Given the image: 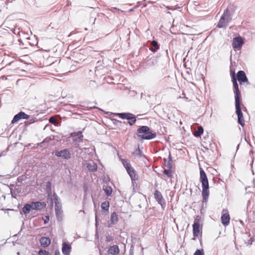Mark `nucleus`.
<instances>
[{
  "label": "nucleus",
  "instance_id": "obj_1",
  "mask_svg": "<svg viewBox=\"0 0 255 255\" xmlns=\"http://www.w3.org/2000/svg\"><path fill=\"white\" fill-rule=\"evenodd\" d=\"M200 180L202 186V195L203 202H206L209 195V182L207 175L202 168H200Z\"/></svg>",
  "mask_w": 255,
  "mask_h": 255
},
{
  "label": "nucleus",
  "instance_id": "obj_2",
  "mask_svg": "<svg viewBox=\"0 0 255 255\" xmlns=\"http://www.w3.org/2000/svg\"><path fill=\"white\" fill-rule=\"evenodd\" d=\"M139 134L137 136L140 139L150 140L154 138L156 136V132H154L147 126H140L137 129Z\"/></svg>",
  "mask_w": 255,
  "mask_h": 255
},
{
  "label": "nucleus",
  "instance_id": "obj_3",
  "mask_svg": "<svg viewBox=\"0 0 255 255\" xmlns=\"http://www.w3.org/2000/svg\"><path fill=\"white\" fill-rule=\"evenodd\" d=\"M231 20L232 17L231 12L227 8L224 10L223 14L221 16L220 19L218 23L217 27L219 28H226Z\"/></svg>",
  "mask_w": 255,
  "mask_h": 255
},
{
  "label": "nucleus",
  "instance_id": "obj_4",
  "mask_svg": "<svg viewBox=\"0 0 255 255\" xmlns=\"http://www.w3.org/2000/svg\"><path fill=\"white\" fill-rule=\"evenodd\" d=\"M115 115L122 119L128 120V124L130 126L133 125L136 121L135 116L129 113H117Z\"/></svg>",
  "mask_w": 255,
  "mask_h": 255
},
{
  "label": "nucleus",
  "instance_id": "obj_5",
  "mask_svg": "<svg viewBox=\"0 0 255 255\" xmlns=\"http://www.w3.org/2000/svg\"><path fill=\"white\" fill-rule=\"evenodd\" d=\"M235 107L236 113L238 116V123L243 127L245 126V121L241 109V101L235 102Z\"/></svg>",
  "mask_w": 255,
  "mask_h": 255
},
{
  "label": "nucleus",
  "instance_id": "obj_6",
  "mask_svg": "<svg viewBox=\"0 0 255 255\" xmlns=\"http://www.w3.org/2000/svg\"><path fill=\"white\" fill-rule=\"evenodd\" d=\"M233 84L234 91L235 93V102L241 101V92L239 88L238 84L237 78L232 79Z\"/></svg>",
  "mask_w": 255,
  "mask_h": 255
},
{
  "label": "nucleus",
  "instance_id": "obj_7",
  "mask_svg": "<svg viewBox=\"0 0 255 255\" xmlns=\"http://www.w3.org/2000/svg\"><path fill=\"white\" fill-rule=\"evenodd\" d=\"M154 197L157 203L160 204L163 209L166 206V203L161 192L158 190H155L154 193Z\"/></svg>",
  "mask_w": 255,
  "mask_h": 255
},
{
  "label": "nucleus",
  "instance_id": "obj_8",
  "mask_svg": "<svg viewBox=\"0 0 255 255\" xmlns=\"http://www.w3.org/2000/svg\"><path fill=\"white\" fill-rule=\"evenodd\" d=\"M55 155L64 159L68 160L71 158V154L68 149H64L60 151L55 150Z\"/></svg>",
  "mask_w": 255,
  "mask_h": 255
},
{
  "label": "nucleus",
  "instance_id": "obj_9",
  "mask_svg": "<svg viewBox=\"0 0 255 255\" xmlns=\"http://www.w3.org/2000/svg\"><path fill=\"white\" fill-rule=\"evenodd\" d=\"M236 78L237 80H238L241 85L244 83H247L248 84H249L248 78L246 75L245 72L244 71H239L237 72Z\"/></svg>",
  "mask_w": 255,
  "mask_h": 255
},
{
  "label": "nucleus",
  "instance_id": "obj_10",
  "mask_svg": "<svg viewBox=\"0 0 255 255\" xmlns=\"http://www.w3.org/2000/svg\"><path fill=\"white\" fill-rule=\"evenodd\" d=\"M29 118V116L26 114L25 113H24L23 112H20L14 116V117L11 121V123L14 124V123L17 122L18 121H19L21 119H26L27 120V119H28Z\"/></svg>",
  "mask_w": 255,
  "mask_h": 255
},
{
  "label": "nucleus",
  "instance_id": "obj_11",
  "mask_svg": "<svg viewBox=\"0 0 255 255\" xmlns=\"http://www.w3.org/2000/svg\"><path fill=\"white\" fill-rule=\"evenodd\" d=\"M243 43L244 41L241 37H236L233 38L232 46L234 49H238L241 48Z\"/></svg>",
  "mask_w": 255,
  "mask_h": 255
},
{
  "label": "nucleus",
  "instance_id": "obj_12",
  "mask_svg": "<svg viewBox=\"0 0 255 255\" xmlns=\"http://www.w3.org/2000/svg\"><path fill=\"white\" fill-rule=\"evenodd\" d=\"M32 210H40L46 207V204L45 202H32L31 203Z\"/></svg>",
  "mask_w": 255,
  "mask_h": 255
},
{
  "label": "nucleus",
  "instance_id": "obj_13",
  "mask_svg": "<svg viewBox=\"0 0 255 255\" xmlns=\"http://www.w3.org/2000/svg\"><path fill=\"white\" fill-rule=\"evenodd\" d=\"M200 224L199 221L195 219L193 225V233L194 237H198L200 233Z\"/></svg>",
  "mask_w": 255,
  "mask_h": 255
},
{
  "label": "nucleus",
  "instance_id": "obj_14",
  "mask_svg": "<svg viewBox=\"0 0 255 255\" xmlns=\"http://www.w3.org/2000/svg\"><path fill=\"white\" fill-rule=\"evenodd\" d=\"M157 63V57L152 56L151 57H147L145 60L144 63L145 66L149 67L154 66Z\"/></svg>",
  "mask_w": 255,
  "mask_h": 255
},
{
  "label": "nucleus",
  "instance_id": "obj_15",
  "mask_svg": "<svg viewBox=\"0 0 255 255\" xmlns=\"http://www.w3.org/2000/svg\"><path fill=\"white\" fill-rule=\"evenodd\" d=\"M55 214L57 220L60 221L62 220V205L55 206Z\"/></svg>",
  "mask_w": 255,
  "mask_h": 255
},
{
  "label": "nucleus",
  "instance_id": "obj_16",
  "mask_svg": "<svg viewBox=\"0 0 255 255\" xmlns=\"http://www.w3.org/2000/svg\"><path fill=\"white\" fill-rule=\"evenodd\" d=\"M71 245L66 242H64L62 244V252L64 255H69L71 252Z\"/></svg>",
  "mask_w": 255,
  "mask_h": 255
},
{
  "label": "nucleus",
  "instance_id": "obj_17",
  "mask_svg": "<svg viewBox=\"0 0 255 255\" xmlns=\"http://www.w3.org/2000/svg\"><path fill=\"white\" fill-rule=\"evenodd\" d=\"M40 243L43 247H47L50 245L51 240L49 238L43 237L40 239Z\"/></svg>",
  "mask_w": 255,
  "mask_h": 255
},
{
  "label": "nucleus",
  "instance_id": "obj_18",
  "mask_svg": "<svg viewBox=\"0 0 255 255\" xmlns=\"http://www.w3.org/2000/svg\"><path fill=\"white\" fill-rule=\"evenodd\" d=\"M230 217L228 213H224L221 216V222L223 225L227 226L230 223Z\"/></svg>",
  "mask_w": 255,
  "mask_h": 255
},
{
  "label": "nucleus",
  "instance_id": "obj_19",
  "mask_svg": "<svg viewBox=\"0 0 255 255\" xmlns=\"http://www.w3.org/2000/svg\"><path fill=\"white\" fill-rule=\"evenodd\" d=\"M127 172L129 175L132 183H133V181L137 180L138 175L137 174L136 171L133 168H132Z\"/></svg>",
  "mask_w": 255,
  "mask_h": 255
},
{
  "label": "nucleus",
  "instance_id": "obj_20",
  "mask_svg": "<svg viewBox=\"0 0 255 255\" xmlns=\"http://www.w3.org/2000/svg\"><path fill=\"white\" fill-rule=\"evenodd\" d=\"M159 44H158V42L156 41L152 40L150 42L149 49L152 52H154L159 49Z\"/></svg>",
  "mask_w": 255,
  "mask_h": 255
},
{
  "label": "nucleus",
  "instance_id": "obj_21",
  "mask_svg": "<svg viewBox=\"0 0 255 255\" xmlns=\"http://www.w3.org/2000/svg\"><path fill=\"white\" fill-rule=\"evenodd\" d=\"M86 167L92 172H95L97 170V165L93 161L87 163Z\"/></svg>",
  "mask_w": 255,
  "mask_h": 255
},
{
  "label": "nucleus",
  "instance_id": "obj_22",
  "mask_svg": "<svg viewBox=\"0 0 255 255\" xmlns=\"http://www.w3.org/2000/svg\"><path fill=\"white\" fill-rule=\"evenodd\" d=\"M120 250L119 247L117 245H115L113 246H111L108 250V252L109 254L116 255L119 253Z\"/></svg>",
  "mask_w": 255,
  "mask_h": 255
},
{
  "label": "nucleus",
  "instance_id": "obj_23",
  "mask_svg": "<svg viewBox=\"0 0 255 255\" xmlns=\"http://www.w3.org/2000/svg\"><path fill=\"white\" fill-rule=\"evenodd\" d=\"M31 210H32L31 204H26L22 208V211L25 214H28L30 213Z\"/></svg>",
  "mask_w": 255,
  "mask_h": 255
},
{
  "label": "nucleus",
  "instance_id": "obj_24",
  "mask_svg": "<svg viewBox=\"0 0 255 255\" xmlns=\"http://www.w3.org/2000/svg\"><path fill=\"white\" fill-rule=\"evenodd\" d=\"M118 221V216L116 212H113L111 215L110 222L111 224L115 225Z\"/></svg>",
  "mask_w": 255,
  "mask_h": 255
},
{
  "label": "nucleus",
  "instance_id": "obj_25",
  "mask_svg": "<svg viewBox=\"0 0 255 255\" xmlns=\"http://www.w3.org/2000/svg\"><path fill=\"white\" fill-rule=\"evenodd\" d=\"M122 162L127 172L133 168L131 167L130 163L128 161V160L123 159H122Z\"/></svg>",
  "mask_w": 255,
  "mask_h": 255
},
{
  "label": "nucleus",
  "instance_id": "obj_26",
  "mask_svg": "<svg viewBox=\"0 0 255 255\" xmlns=\"http://www.w3.org/2000/svg\"><path fill=\"white\" fill-rule=\"evenodd\" d=\"M53 139V137H52L51 136H48L46 137L45 139H44L41 142L38 143V145L40 147H44L46 144L49 143Z\"/></svg>",
  "mask_w": 255,
  "mask_h": 255
},
{
  "label": "nucleus",
  "instance_id": "obj_27",
  "mask_svg": "<svg viewBox=\"0 0 255 255\" xmlns=\"http://www.w3.org/2000/svg\"><path fill=\"white\" fill-rule=\"evenodd\" d=\"M203 128L202 126H199L197 130L194 131L193 134L195 137H199L203 133Z\"/></svg>",
  "mask_w": 255,
  "mask_h": 255
},
{
  "label": "nucleus",
  "instance_id": "obj_28",
  "mask_svg": "<svg viewBox=\"0 0 255 255\" xmlns=\"http://www.w3.org/2000/svg\"><path fill=\"white\" fill-rule=\"evenodd\" d=\"M110 207L109 202L108 201H106L103 202L101 204V208L102 211H108Z\"/></svg>",
  "mask_w": 255,
  "mask_h": 255
},
{
  "label": "nucleus",
  "instance_id": "obj_29",
  "mask_svg": "<svg viewBox=\"0 0 255 255\" xmlns=\"http://www.w3.org/2000/svg\"><path fill=\"white\" fill-rule=\"evenodd\" d=\"M103 190L108 196H110L112 193V188L110 186H103Z\"/></svg>",
  "mask_w": 255,
  "mask_h": 255
},
{
  "label": "nucleus",
  "instance_id": "obj_30",
  "mask_svg": "<svg viewBox=\"0 0 255 255\" xmlns=\"http://www.w3.org/2000/svg\"><path fill=\"white\" fill-rule=\"evenodd\" d=\"M168 158V161H167V160L165 158L164 159L165 165L169 169H171L172 168V163H171V158L170 153H169Z\"/></svg>",
  "mask_w": 255,
  "mask_h": 255
},
{
  "label": "nucleus",
  "instance_id": "obj_31",
  "mask_svg": "<svg viewBox=\"0 0 255 255\" xmlns=\"http://www.w3.org/2000/svg\"><path fill=\"white\" fill-rule=\"evenodd\" d=\"M133 155L138 157H142L143 154L142 151L139 149V147L136 148L132 153Z\"/></svg>",
  "mask_w": 255,
  "mask_h": 255
},
{
  "label": "nucleus",
  "instance_id": "obj_32",
  "mask_svg": "<svg viewBox=\"0 0 255 255\" xmlns=\"http://www.w3.org/2000/svg\"><path fill=\"white\" fill-rule=\"evenodd\" d=\"M53 197L55 202V206L62 205L60 202V198L57 196V195L55 193H54L53 194Z\"/></svg>",
  "mask_w": 255,
  "mask_h": 255
},
{
  "label": "nucleus",
  "instance_id": "obj_33",
  "mask_svg": "<svg viewBox=\"0 0 255 255\" xmlns=\"http://www.w3.org/2000/svg\"><path fill=\"white\" fill-rule=\"evenodd\" d=\"M46 190L48 196H49V194H51V183L50 181H48L46 182Z\"/></svg>",
  "mask_w": 255,
  "mask_h": 255
},
{
  "label": "nucleus",
  "instance_id": "obj_34",
  "mask_svg": "<svg viewBox=\"0 0 255 255\" xmlns=\"http://www.w3.org/2000/svg\"><path fill=\"white\" fill-rule=\"evenodd\" d=\"M164 174L166 175L168 177H171L172 176V172L170 169H164L163 171Z\"/></svg>",
  "mask_w": 255,
  "mask_h": 255
},
{
  "label": "nucleus",
  "instance_id": "obj_35",
  "mask_svg": "<svg viewBox=\"0 0 255 255\" xmlns=\"http://www.w3.org/2000/svg\"><path fill=\"white\" fill-rule=\"evenodd\" d=\"M49 122L50 124H53L54 125H56L57 124V120L56 118L53 116L51 117L49 119Z\"/></svg>",
  "mask_w": 255,
  "mask_h": 255
},
{
  "label": "nucleus",
  "instance_id": "obj_36",
  "mask_svg": "<svg viewBox=\"0 0 255 255\" xmlns=\"http://www.w3.org/2000/svg\"><path fill=\"white\" fill-rule=\"evenodd\" d=\"M74 134L75 136H77L78 138L79 139H82V138L83 137L82 132L81 131L75 132Z\"/></svg>",
  "mask_w": 255,
  "mask_h": 255
},
{
  "label": "nucleus",
  "instance_id": "obj_37",
  "mask_svg": "<svg viewBox=\"0 0 255 255\" xmlns=\"http://www.w3.org/2000/svg\"><path fill=\"white\" fill-rule=\"evenodd\" d=\"M194 255H204V252L203 250H197Z\"/></svg>",
  "mask_w": 255,
  "mask_h": 255
},
{
  "label": "nucleus",
  "instance_id": "obj_38",
  "mask_svg": "<svg viewBox=\"0 0 255 255\" xmlns=\"http://www.w3.org/2000/svg\"><path fill=\"white\" fill-rule=\"evenodd\" d=\"M38 254L39 255H49V253L45 250H40Z\"/></svg>",
  "mask_w": 255,
  "mask_h": 255
},
{
  "label": "nucleus",
  "instance_id": "obj_39",
  "mask_svg": "<svg viewBox=\"0 0 255 255\" xmlns=\"http://www.w3.org/2000/svg\"><path fill=\"white\" fill-rule=\"evenodd\" d=\"M230 74H231V76L232 79L236 78L235 70L231 69V70H230Z\"/></svg>",
  "mask_w": 255,
  "mask_h": 255
},
{
  "label": "nucleus",
  "instance_id": "obj_40",
  "mask_svg": "<svg viewBox=\"0 0 255 255\" xmlns=\"http://www.w3.org/2000/svg\"><path fill=\"white\" fill-rule=\"evenodd\" d=\"M165 7L168 9V10H175V9H177L178 8H179L180 7H177V6H165Z\"/></svg>",
  "mask_w": 255,
  "mask_h": 255
},
{
  "label": "nucleus",
  "instance_id": "obj_41",
  "mask_svg": "<svg viewBox=\"0 0 255 255\" xmlns=\"http://www.w3.org/2000/svg\"><path fill=\"white\" fill-rule=\"evenodd\" d=\"M7 79V78L4 76H2L0 77V80H6Z\"/></svg>",
  "mask_w": 255,
  "mask_h": 255
},
{
  "label": "nucleus",
  "instance_id": "obj_42",
  "mask_svg": "<svg viewBox=\"0 0 255 255\" xmlns=\"http://www.w3.org/2000/svg\"><path fill=\"white\" fill-rule=\"evenodd\" d=\"M54 255H60V253L58 250H56L54 253Z\"/></svg>",
  "mask_w": 255,
  "mask_h": 255
},
{
  "label": "nucleus",
  "instance_id": "obj_43",
  "mask_svg": "<svg viewBox=\"0 0 255 255\" xmlns=\"http://www.w3.org/2000/svg\"><path fill=\"white\" fill-rule=\"evenodd\" d=\"M107 241H110L111 240H112V238L110 237V236H107Z\"/></svg>",
  "mask_w": 255,
  "mask_h": 255
},
{
  "label": "nucleus",
  "instance_id": "obj_44",
  "mask_svg": "<svg viewBox=\"0 0 255 255\" xmlns=\"http://www.w3.org/2000/svg\"><path fill=\"white\" fill-rule=\"evenodd\" d=\"M95 219H96V225H97V224H98V222H97V215L96 214Z\"/></svg>",
  "mask_w": 255,
  "mask_h": 255
},
{
  "label": "nucleus",
  "instance_id": "obj_45",
  "mask_svg": "<svg viewBox=\"0 0 255 255\" xmlns=\"http://www.w3.org/2000/svg\"><path fill=\"white\" fill-rule=\"evenodd\" d=\"M33 122H34V120H30L29 123H30H30H33Z\"/></svg>",
  "mask_w": 255,
  "mask_h": 255
},
{
  "label": "nucleus",
  "instance_id": "obj_46",
  "mask_svg": "<svg viewBox=\"0 0 255 255\" xmlns=\"http://www.w3.org/2000/svg\"><path fill=\"white\" fill-rule=\"evenodd\" d=\"M12 197L15 198V197L13 195V193L11 192Z\"/></svg>",
  "mask_w": 255,
  "mask_h": 255
},
{
  "label": "nucleus",
  "instance_id": "obj_47",
  "mask_svg": "<svg viewBox=\"0 0 255 255\" xmlns=\"http://www.w3.org/2000/svg\"><path fill=\"white\" fill-rule=\"evenodd\" d=\"M183 98H185L186 99H187L188 98L185 97V96H183Z\"/></svg>",
  "mask_w": 255,
  "mask_h": 255
},
{
  "label": "nucleus",
  "instance_id": "obj_48",
  "mask_svg": "<svg viewBox=\"0 0 255 255\" xmlns=\"http://www.w3.org/2000/svg\"><path fill=\"white\" fill-rule=\"evenodd\" d=\"M46 218L48 220H49V216H46Z\"/></svg>",
  "mask_w": 255,
  "mask_h": 255
},
{
  "label": "nucleus",
  "instance_id": "obj_49",
  "mask_svg": "<svg viewBox=\"0 0 255 255\" xmlns=\"http://www.w3.org/2000/svg\"><path fill=\"white\" fill-rule=\"evenodd\" d=\"M167 13H168V14H171V12H169V11H168Z\"/></svg>",
  "mask_w": 255,
  "mask_h": 255
},
{
  "label": "nucleus",
  "instance_id": "obj_50",
  "mask_svg": "<svg viewBox=\"0 0 255 255\" xmlns=\"http://www.w3.org/2000/svg\"><path fill=\"white\" fill-rule=\"evenodd\" d=\"M44 223H45V224H46V223H47V221H46V220H45V221H44Z\"/></svg>",
  "mask_w": 255,
  "mask_h": 255
},
{
  "label": "nucleus",
  "instance_id": "obj_51",
  "mask_svg": "<svg viewBox=\"0 0 255 255\" xmlns=\"http://www.w3.org/2000/svg\"><path fill=\"white\" fill-rule=\"evenodd\" d=\"M17 255H19V252L17 253Z\"/></svg>",
  "mask_w": 255,
  "mask_h": 255
},
{
  "label": "nucleus",
  "instance_id": "obj_52",
  "mask_svg": "<svg viewBox=\"0 0 255 255\" xmlns=\"http://www.w3.org/2000/svg\"><path fill=\"white\" fill-rule=\"evenodd\" d=\"M182 95H184V96H185L184 93H183Z\"/></svg>",
  "mask_w": 255,
  "mask_h": 255
},
{
  "label": "nucleus",
  "instance_id": "obj_53",
  "mask_svg": "<svg viewBox=\"0 0 255 255\" xmlns=\"http://www.w3.org/2000/svg\"><path fill=\"white\" fill-rule=\"evenodd\" d=\"M1 156V155L0 154V157Z\"/></svg>",
  "mask_w": 255,
  "mask_h": 255
}]
</instances>
